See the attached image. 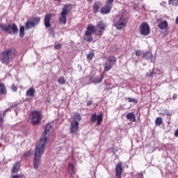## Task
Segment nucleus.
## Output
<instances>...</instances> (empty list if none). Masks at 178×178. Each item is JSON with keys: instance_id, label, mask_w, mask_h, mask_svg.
I'll return each mask as SVG.
<instances>
[{"instance_id": "obj_42", "label": "nucleus", "mask_w": 178, "mask_h": 178, "mask_svg": "<svg viewBox=\"0 0 178 178\" xmlns=\"http://www.w3.org/2000/svg\"><path fill=\"white\" fill-rule=\"evenodd\" d=\"M60 48H62V44H60L54 45V49H60Z\"/></svg>"}, {"instance_id": "obj_36", "label": "nucleus", "mask_w": 178, "mask_h": 178, "mask_svg": "<svg viewBox=\"0 0 178 178\" xmlns=\"http://www.w3.org/2000/svg\"><path fill=\"white\" fill-rule=\"evenodd\" d=\"M49 34L51 35V37H55V32L54 31V29H49Z\"/></svg>"}, {"instance_id": "obj_17", "label": "nucleus", "mask_w": 178, "mask_h": 178, "mask_svg": "<svg viewBox=\"0 0 178 178\" xmlns=\"http://www.w3.org/2000/svg\"><path fill=\"white\" fill-rule=\"evenodd\" d=\"M143 58L147 59V60H151V62H155V57L152 55V52L146 51L143 54Z\"/></svg>"}, {"instance_id": "obj_8", "label": "nucleus", "mask_w": 178, "mask_h": 178, "mask_svg": "<svg viewBox=\"0 0 178 178\" xmlns=\"http://www.w3.org/2000/svg\"><path fill=\"white\" fill-rule=\"evenodd\" d=\"M104 74H101L99 81L95 80V77L94 76H88L82 79V83H85L86 85L88 84H99V83H102V80H104ZM87 80H89V81L86 82Z\"/></svg>"}, {"instance_id": "obj_29", "label": "nucleus", "mask_w": 178, "mask_h": 178, "mask_svg": "<svg viewBox=\"0 0 178 178\" xmlns=\"http://www.w3.org/2000/svg\"><path fill=\"white\" fill-rule=\"evenodd\" d=\"M41 21V17H35L33 19L32 22L33 23L34 26H37L38 23Z\"/></svg>"}, {"instance_id": "obj_39", "label": "nucleus", "mask_w": 178, "mask_h": 178, "mask_svg": "<svg viewBox=\"0 0 178 178\" xmlns=\"http://www.w3.org/2000/svg\"><path fill=\"white\" fill-rule=\"evenodd\" d=\"M11 90L12 91H13L14 92H16L17 91V87H16V86H15V84L12 85L11 86Z\"/></svg>"}, {"instance_id": "obj_37", "label": "nucleus", "mask_w": 178, "mask_h": 178, "mask_svg": "<svg viewBox=\"0 0 178 178\" xmlns=\"http://www.w3.org/2000/svg\"><path fill=\"white\" fill-rule=\"evenodd\" d=\"M154 76V71H151L146 74V77H152Z\"/></svg>"}, {"instance_id": "obj_41", "label": "nucleus", "mask_w": 178, "mask_h": 178, "mask_svg": "<svg viewBox=\"0 0 178 178\" xmlns=\"http://www.w3.org/2000/svg\"><path fill=\"white\" fill-rule=\"evenodd\" d=\"M164 115L166 116H172V113L169 112V110H165L164 111Z\"/></svg>"}, {"instance_id": "obj_47", "label": "nucleus", "mask_w": 178, "mask_h": 178, "mask_svg": "<svg viewBox=\"0 0 178 178\" xmlns=\"http://www.w3.org/2000/svg\"><path fill=\"white\" fill-rule=\"evenodd\" d=\"M140 175L142 176V177H143V172H140Z\"/></svg>"}, {"instance_id": "obj_2", "label": "nucleus", "mask_w": 178, "mask_h": 178, "mask_svg": "<svg viewBox=\"0 0 178 178\" xmlns=\"http://www.w3.org/2000/svg\"><path fill=\"white\" fill-rule=\"evenodd\" d=\"M17 51L15 48H8L0 54V60L3 65H9L15 58Z\"/></svg>"}, {"instance_id": "obj_34", "label": "nucleus", "mask_w": 178, "mask_h": 178, "mask_svg": "<svg viewBox=\"0 0 178 178\" xmlns=\"http://www.w3.org/2000/svg\"><path fill=\"white\" fill-rule=\"evenodd\" d=\"M30 155H31V151L29 150L24 154V156L25 159H29V158H30Z\"/></svg>"}, {"instance_id": "obj_23", "label": "nucleus", "mask_w": 178, "mask_h": 178, "mask_svg": "<svg viewBox=\"0 0 178 178\" xmlns=\"http://www.w3.org/2000/svg\"><path fill=\"white\" fill-rule=\"evenodd\" d=\"M33 27H35V25H34V23H33V21L26 22L25 24L26 30H30V29H33Z\"/></svg>"}, {"instance_id": "obj_38", "label": "nucleus", "mask_w": 178, "mask_h": 178, "mask_svg": "<svg viewBox=\"0 0 178 178\" xmlns=\"http://www.w3.org/2000/svg\"><path fill=\"white\" fill-rule=\"evenodd\" d=\"M113 3V0H107L106 2V5H108L112 7V5Z\"/></svg>"}, {"instance_id": "obj_18", "label": "nucleus", "mask_w": 178, "mask_h": 178, "mask_svg": "<svg viewBox=\"0 0 178 178\" xmlns=\"http://www.w3.org/2000/svg\"><path fill=\"white\" fill-rule=\"evenodd\" d=\"M67 172L70 175L71 177H72L73 175L76 173V170H74V165H73V163H68Z\"/></svg>"}, {"instance_id": "obj_10", "label": "nucleus", "mask_w": 178, "mask_h": 178, "mask_svg": "<svg viewBox=\"0 0 178 178\" xmlns=\"http://www.w3.org/2000/svg\"><path fill=\"white\" fill-rule=\"evenodd\" d=\"M116 63V57L113 56H111L108 57V61L104 64V72H109L112 67H113V65Z\"/></svg>"}, {"instance_id": "obj_14", "label": "nucleus", "mask_w": 178, "mask_h": 178, "mask_svg": "<svg viewBox=\"0 0 178 178\" xmlns=\"http://www.w3.org/2000/svg\"><path fill=\"white\" fill-rule=\"evenodd\" d=\"M123 175V167H122V162H118L115 166V178H122Z\"/></svg>"}, {"instance_id": "obj_26", "label": "nucleus", "mask_w": 178, "mask_h": 178, "mask_svg": "<svg viewBox=\"0 0 178 178\" xmlns=\"http://www.w3.org/2000/svg\"><path fill=\"white\" fill-rule=\"evenodd\" d=\"M92 9H93L95 13H98V12L99 11V1L95 2V3L93 4V6H92Z\"/></svg>"}, {"instance_id": "obj_20", "label": "nucleus", "mask_w": 178, "mask_h": 178, "mask_svg": "<svg viewBox=\"0 0 178 178\" xmlns=\"http://www.w3.org/2000/svg\"><path fill=\"white\" fill-rule=\"evenodd\" d=\"M160 30H166L168 29V22L167 21H161L157 26Z\"/></svg>"}, {"instance_id": "obj_4", "label": "nucleus", "mask_w": 178, "mask_h": 178, "mask_svg": "<svg viewBox=\"0 0 178 178\" xmlns=\"http://www.w3.org/2000/svg\"><path fill=\"white\" fill-rule=\"evenodd\" d=\"M0 29L1 31H5L8 34H17L19 33V28L16 24H0Z\"/></svg>"}, {"instance_id": "obj_1", "label": "nucleus", "mask_w": 178, "mask_h": 178, "mask_svg": "<svg viewBox=\"0 0 178 178\" xmlns=\"http://www.w3.org/2000/svg\"><path fill=\"white\" fill-rule=\"evenodd\" d=\"M52 122L47 123L44 128L38 144L36 145L33 157V166L34 169H38L40 168V163H41V156L44 155L45 148L49 143V135L51 134V129H52Z\"/></svg>"}, {"instance_id": "obj_22", "label": "nucleus", "mask_w": 178, "mask_h": 178, "mask_svg": "<svg viewBox=\"0 0 178 178\" xmlns=\"http://www.w3.org/2000/svg\"><path fill=\"white\" fill-rule=\"evenodd\" d=\"M126 118L128 120H130V122H136V115L133 113H128Z\"/></svg>"}, {"instance_id": "obj_19", "label": "nucleus", "mask_w": 178, "mask_h": 178, "mask_svg": "<svg viewBox=\"0 0 178 178\" xmlns=\"http://www.w3.org/2000/svg\"><path fill=\"white\" fill-rule=\"evenodd\" d=\"M9 111V109H6L0 113V127L3 124V118L6 115V113Z\"/></svg>"}, {"instance_id": "obj_11", "label": "nucleus", "mask_w": 178, "mask_h": 178, "mask_svg": "<svg viewBox=\"0 0 178 178\" xmlns=\"http://www.w3.org/2000/svg\"><path fill=\"white\" fill-rule=\"evenodd\" d=\"M141 35H149L151 33V29L147 22H143L139 27Z\"/></svg>"}, {"instance_id": "obj_3", "label": "nucleus", "mask_w": 178, "mask_h": 178, "mask_svg": "<svg viewBox=\"0 0 178 178\" xmlns=\"http://www.w3.org/2000/svg\"><path fill=\"white\" fill-rule=\"evenodd\" d=\"M127 23H129V14L125 10H122L115 21L114 26L117 30H123L127 26Z\"/></svg>"}, {"instance_id": "obj_28", "label": "nucleus", "mask_w": 178, "mask_h": 178, "mask_svg": "<svg viewBox=\"0 0 178 178\" xmlns=\"http://www.w3.org/2000/svg\"><path fill=\"white\" fill-rule=\"evenodd\" d=\"M163 123V120H162V118L157 117L155 120V124L156 126H161Z\"/></svg>"}, {"instance_id": "obj_21", "label": "nucleus", "mask_w": 178, "mask_h": 178, "mask_svg": "<svg viewBox=\"0 0 178 178\" xmlns=\"http://www.w3.org/2000/svg\"><path fill=\"white\" fill-rule=\"evenodd\" d=\"M19 169H20V163L16 162L13 167L12 173H17L19 172Z\"/></svg>"}, {"instance_id": "obj_15", "label": "nucleus", "mask_w": 178, "mask_h": 178, "mask_svg": "<svg viewBox=\"0 0 178 178\" xmlns=\"http://www.w3.org/2000/svg\"><path fill=\"white\" fill-rule=\"evenodd\" d=\"M111 10H112V6L105 4V6L100 9V13H102V15H108V13H111Z\"/></svg>"}, {"instance_id": "obj_46", "label": "nucleus", "mask_w": 178, "mask_h": 178, "mask_svg": "<svg viewBox=\"0 0 178 178\" xmlns=\"http://www.w3.org/2000/svg\"><path fill=\"white\" fill-rule=\"evenodd\" d=\"M95 80H96V81H99V78L95 77Z\"/></svg>"}, {"instance_id": "obj_33", "label": "nucleus", "mask_w": 178, "mask_h": 178, "mask_svg": "<svg viewBox=\"0 0 178 178\" xmlns=\"http://www.w3.org/2000/svg\"><path fill=\"white\" fill-rule=\"evenodd\" d=\"M169 4L172 5V6H178V0H170Z\"/></svg>"}, {"instance_id": "obj_43", "label": "nucleus", "mask_w": 178, "mask_h": 178, "mask_svg": "<svg viewBox=\"0 0 178 178\" xmlns=\"http://www.w3.org/2000/svg\"><path fill=\"white\" fill-rule=\"evenodd\" d=\"M16 106H17V104L11 105V106H10L8 108H7V109H8V111H10V109H12L13 108H16Z\"/></svg>"}, {"instance_id": "obj_48", "label": "nucleus", "mask_w": 178, "mask_h": 178, "mask_svg": "<svg viewBox=\"0 0 178 178\" xmlns=\"http://www.w3.org/2000/svg\"><path fill=\"white\" fill-rule=\"evenodd\" d=\"M58 1V2H60V0H57Z\"/></svg>"}, {"instance_id": "obj_25", "label": "nucleus", "mask_w": 178, "mask_h": 178, "mask_svg": "<svg viewBox=\"0 0 178 178\" xmlns=\"http://www.w3.org/2000/svg\"><path fill=\"white\" fill-rule=\"evenodd\" d=\"M35 94V89L34 88H30L29 90L26 91L27 97H34Z\"/></svg>"}, {"instance_id": "obj_6", "label": "nucleus", "mask_w": 178, "mask_h": 178, "mask_svg": "<svg viewBox=\"0 0 178 178\" xmlns=\"http://www.w3.org/2000/svg\"><path fill=\"white\" fill-rule=\"evenodd\" d=\"M92 34H95V26L92 24H89L83 35V40L86 42H92Z\"/></svg>"}, {"instance_id": "obj_31", "label": "nucleus", "mask_w": 178, "mask_h": 178, "mask_svg": "<svg viewBox=\"0 0 178 178\" xmlns=\"http://www.w3.org/2000/svg\"><path fill=\"white\" fill-rule=\"evenodd\" d=\"M58 83H59L61 86H63V84H65V83H66V79H65V77L60 76L58 79Z\"/></svg>"}, {"instance_id": "obj_40", "label": "nucleus", "mask_w": 178, "mask_h": 178, "mask_svg": "<svg viewBox=\"0 0 178 178\" xmlns=\"http://www.w3.org/2000/svg\"><path fill=\"white\" fill-rule=\"evenodd\" d=\"M141 54H143V51H141V50H136L135 52L136 56H140Z\"/></svg>"}, {"instance_id": "obj_16", "label": "nucleus", "mask_w": 178, "mask_h": 178, "mask_svg": "<svg viewBox=\"0 0 178 178\" xmlns=\"http://www.w3.org/2000/svg\"><path fill=\"white\" fill-rule=\"evenodd\" d=\"M51 17H52L51 14H47L44 16V23L46 29L51 28Z\"/></svg>"}, {"instance_id": "obj_12", "label": "nucleus", "mask_w": 178, "mask_h": 178, "mask_svg": "<svg viewBox=\"0 0 178 178\" xmlns=\"http://www.w3.org/2000/svg\"><path fill=\"white\" fill-rule=\"evenodd\" d=\"M104 119V115L101 113L99 115H97V113H94L90 117L91 123H95L97 122V126H101V123H102V120Z\"/></svg>"}, {"instance_id": "obj_35", "label": "nucleus", "mask_w": 178, "mask_h": 178, "mask_svg": "<svg viewBox=\"0 0 178 178\" xmlns=\"http://www.w3.org/2000/svg\"><path fill=\"white\" fill-rule=\"evenodd\" d=\"M127 101H128L129 102H134V104H137V99H133V98H131V97H128V98H127Z\"/></svg>"}, {"instance_id": "obj_9", "label": "nucleus", "mask_w": 178, "mask_h": 178, "mask_svg": "<svg viewBox=\"0 0 178 178\" xmlns=\"http://www.w3.org/2000/svg\"><path fill=\"white\" fill-rule=\"evenodd\" d=\"M41 119V113H40L39 111H34L31 113V123L33 126H37V124H40Z\"/></svg>"}, {"instance_id": "obj_5", "label": "nucleus", "mask_w": 178, "mask_h": 178, "mask_svg": "<svg viewBox=\"0 0 178 178\" xmlns=\"http://www.w3.org/2000/svg\"><path fill=\"white\" fill-rule=\"evenodd\" d=\"M72 10V4H65L62 8V12L60 13V17L59 18V22L61 24H66V22L67 20V15Z\"/></svg>"}, {"instance_id": "obj_30", "label": "nucleus", "mask_w": 178, "mask_h": 178, "mask_svg": "<svg viewBox=\"0 0 178 178\" xmlns=\"http://www.w3.org/2000/svg\"><path fill=\"white\" fill-rule=\"evenodd\" d=\"M94 58V50H90L89 54H87V59H89V60H91Z\"/></svg>"}, {"instance_id": "obj_7", "label": "nucleus", "mask_w": 178, "mask_h": 178, "mask_svg": "<svg viewBox=\"0 0 178 178\" xmlns=\"http://www.w3.org/2000/svg\"><path fill=\"white\" fill-rule=\"evenodd\" d=\"M106 29V24L104 21H99L97 23L96 27L95 26V34L99 37H102Z\"/></svg>"}, {"instance_id": "obj_13", "label": "nucleus", "mask_w": 178, "mask_h": 178, "mask_svg": "<svg viewBox=\"0 0 178 178\" xmlns=\"http://www.w3.org/2000/svg\"><path fill=\"white\" fill-rule=\"evenodd\" d=\"M79 123L77 122H73L71 121V124H70V131L72 134H77L79 133Z\"/></svg>"}, {"instance_id": "obj_32", "label": "nucleus", "mask_w": 178, "mask_h": 178, "mask_svg": "<svg viewBox=\"0 0 178 178\" xmlns=\"http://www.w3.org/2000/svg\"><path fill=\"white\" fill-rule=\"evenodd\" d=\"M19 37L20 38L24 37V26H20L19 28Z\"/></svg>"}, {"instance_id": "obj_44", "label": "nucleus", "mask_w": 178, "mask_h": 178, "mask_svg": "<svg viewBox=\"0 0 178 178\" xmlns=\"http://www.w3.org/2000/svg\"><path fill=\"white\" fill-rule=\"evenodd\" d=\"M91 105H92V102H91V100L87 102V106H91Z\"/></svg>"}, {"instance_id": "obj_45", "label": "nucleus", "mask_w": 178, "mask_h": 178, "mask_svg": "<svg viewBox=\"0 0 178 178\" xmlns=\"http://www.w3.org/2000/svg\"><path fill=\"white\" fill-rule=\"evenodd\" d=\"M177 99V94H174L172 95V99L175 101V99Z\"/></svg>"}, {"instance_id": "obj_24", "label": "nucleus", "mask_w": 178, "mask_h": 178, "mask_svg": "<svg viewBox=\"0 0 178 178\" xmlns=\"http://www.w3.org/2000/svg\"><path fill=\"white\" fill-rule=\"evenodd\" d=\"M6 87L5 86V84L0 83V95H5L6 94Z\"/></svg>"}, {"instance_id": "obj_27", "label": "nucleus", "mask_w": 178, "mask_h": 178, "mask_svg": "<svg viewBox=\"0 0 178 178\" xmlns=\"http://www.w3.org/2000/svg\"><path fill=\"white\" fill-rule=\"evenodd\" d=\"M73 120L74 121L72 122H77V123H79V122L81 120V115H80V113H75L74 115L73 116Z\"/></svg>"}]
</instances>
